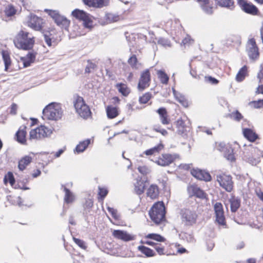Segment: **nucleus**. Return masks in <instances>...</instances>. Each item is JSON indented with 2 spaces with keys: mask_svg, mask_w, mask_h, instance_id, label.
<instances>
[{
  "mask_svg": "<svg viewBox=\"0 0 263 263\" xmlns=\"http://www.w3.org/2000/svg\"><path fill=\"white\" fill-rule=\"evenodd\" d=\"M202 10L207 14L211 15L213 13V4L211 3L210 0L204 1V3L200 4Z\"/></svg>",
  "mask_w": 263,
  "mask_h": 263,
  "instance_id": "34",
  "label": "nucleus"
},
{
  "mask_svg": "<svg viewBox=\"0 0 263 263\" xmlns=\"http://www.w3.org/2000/svg\"><path fill=\"white\" fill-rule=\"evenodd\" d=\"M173 161V158L172 156L167 154L162 155L155 162L159 165L165 166L169 165Z\"/></svg>",
  "mask_w": 263,
  "mask_h": 263,
  "instance_id": "21",
  "label": "nucleus"
},
{
  "mask_svg": "<svg viewBox=\"0 0 263 263\" xmlns=\"http://www.w3.org/2000/svg\"><path fill=\"white\" fill-rule=\"evenodd\" d=\"M164 28L166 31L173 36H178L181 33L182 26L178 21L169 20L165 24Z\"/></svg>",
  "mask_w": 263,
  "mask_h": 263,
  "instance_id": "12",
  "label": "nucleus"
},
{
  "mask_svg": "<svg viewBox=\"0 0 263 263\" xmlns=\"http://www.w3.org/2000/svg\"><path fill=\"white\" fill-rule=\"evenodd\" d=\"M230 203L231 211L232 213L236 212L240 206L241 200L238 197L232 196L229 199Z\"/></svg>",
  "mask_w": 263,
  "mask_h": 263,
  "instance_id": "27",
  "label": "nucleus"
},
{
  "mask_svg": "<svg viewBox=\"0 0 263 263\" xmlns=\"http://www.w3.org/2000/svg\"><path fill=\"white\" fill-rule=\"evenodd\" d=\"M247 72V67L243 66L238 71L236 76V80L237 82H241L243 81L246 76Z\"/></svg>",
  "mask_w": 263,
  "mask_h": 263,
  "instance_id": "45",
  "label": "nucleus"
},
{
  "mask_svg": "<svg viewBox=\"0 0 263 263\" xmlns=\"http://www.w3.org/2000/svg\"><path fill=\"white\" fill-rule=\"evenodd\" d=\"M73 240L74 242L81 248L82 249L85 250L87 248V246L86 245L85 242L80 239L77 238L76 237H73Z\"/></svg>",
  "mask_w": 263,
  "mask_h": 263,
  "instance_id": "58",
  "label": "nucleus"
},
{
  "mask_svg": "<svg viewBox=\"0 0 263 263\" xmlns=\"http://www.w3.org/2000/svg\"><path fill=\"white\" fill-rule=\"evenodd\" d=\"M8 182H9L11 186H13L15 182V180L13 175V173L11 172H9L5 176L4 178V182L6 184Z\"/></svg>",
  "mask_w": 263,
  "mask_h": 263,
  "instance_id": "49",
  "label": "nucleus"
},
{
  "mask_svg": "<svg viewBox=\"0 0 263 263\" xmlns=\"http://www.w3.org/2000/svg\"><path fill=\"white\" fill-rule=\"evenodd\" d=\"M62 113L60 104L55 102L50 103L43 110L44 117L51 120L60 119L62 116Z\"/></svg>",
  "mask_w": 263,
  "mask_h": 263,
  "instance_id": "3",
  "label": "nucleus"
},
{
  "mask_svg": "<svg viewBox=\"0 0 263 263\" xmlns=\"http://www.w3.org/2000/svg\"><path fill=\"white\" fill-rule=\"evenodd\" d=\"M253 104L254 107L256 108H259L263 107V99L259 100L257 101H253L251 102Z\"/></svg>",
  "mask_w": 263,
  "mask_h": 263,
  "instance_id": "63",
  "label": "nucleus"
},
{
  "mask_svg": "<svg viewBox=\"0 0 263 263\" xmlns=\"http://www.w3.org/2000/svg\"><path fill=\"white\" fill-rule=\"evenodd\" d=\"M16 9L12 4L8 5L4 10L5 14L7 17L14 15L16 13Z\"/></svg>",
  "mask_w": 263,
  "mask_h": 263,
  "instance_id": "44",
  "label": "nucleus"
},
{
  "mask_svg": "<svg viewBox=\"0 0 263 263\" xmlns=\"http://www.w3.org/2000/svg\"><path fill=\"white\" fill-rule=\"evenodd\" d=\"M216 4L221 7H225L230 10H233L235 5L233 0H215Z\"/></svg>",
  "mask_w": 263,
  "mask_h": 263,
  "instance_id": "30",
  "label": "nucleus"
},
{
  "mask_svg": "<svg viewBox=\"0 0 263 263\" xmlns=\"http://www.w3.org/2000/svg\"><path fill=\"white\" fill-rule=\"evenodd\" d=\"M217 181L218 182L220 186L226 191L230 192L232 191L233 182L232 180V177L230 175L225 174L217 175Z\"/></svg>",
  "mask_w": 263,
  "mask_h": 263,
  "instance_id": "11",
  "label": "nucleus"
},
{
  "mask_svg": "<svg viewBox=\"0 0 263 263\" xmlns=\"http://www.w3.org/2000/svg\"><path fill=\"white\" fill-rule=\"evenodd\" d=\"M146 194L152 199H157L159 195V189L156 184H151L147 190Z\"/></svg>",
  "mask_w": 263,
  "mask_h": 263,
  "instance_id": "25",
  "label": "nucleus"
},
{
  "mask_svg": "<svg viewBox=\"0 0 263 263\" xmlns=\"http://www.w3.org/2000/svg\"><path fill=\"white\" fill-rule=\"evenodd\" d=\"M119 107L117 105H109L106 107V112L108 119H112L119 115Z\"/></svg>",
  "mask_w": 263,
  "mask_h": 263,
  "instance_id": "20",
  "label": "nucleus"
},
{
  "mask_svg": "<svg viewBox=\"0 0 263 263\" xmlns=\"http://www.w3.org/2000/svg\"><path fill=\"white\" fill-rule=\"evenodd\" d=\"M35 57L36 53L35 52H30L26 56L21 57L20 60L23 63L24 67H27L34 62Z\"/></svg>",
  "mask_w": 263,
  "mask_h": 263,
  "instance_id": "23",
  "label": "nucleus"
},
{
  "mask_svg": "<svg viewBox=\"0 0 263 263\" xmlns=\"http://www.w3.org/2000/svg\"><path fill=\"white\" fill-rule=\"evenodd\" d=\"M141 57L139 54H133V69H140L142 67V63L140 62Z\"/></svg>",
  "mask_w": 263,
  "mask_h": 263,
  "instance_id": "39",
  "label": "nucleus"
},
{
  "mask_svg": "<svg viewBox=\"0 0 263 263\" xmlns=\"http://www.w3.org/2000/svg\"><path fill=\"white\" fill-rule=\"evenodd\" d=\"M138 249L147 257H152L156 255L155 252L152 249L144 246L138 247Z\"/></svg>",
  "mask_w": 263,
  "mask_h": 263,
  "instance_id": "41",
  "label": "nucleus"
},
{
  "mask_svg": "<svg viewBox=\"0 0 263 263\" xmlns=\"http://www.w3.org/2000/svg\"><path fill=\"white\" fill-rule=\"evenodd\" d=\"M152 220L156 224L162 223L165 221V210L163 202L154 204L149 211Z\"/></svg>",
  "mask_w": 263,
  "mask_h": 263,
  "instance_id": "2",
  "label": "nucleus"
},
{
  "mask_svg": "<svg viewBox=\"0 0 263 263\" xmlns=\"http://www.w3.org/2000/svg\"><path fill=\"white\" fill-rule=\"evenodd\" d=\"M119 91L124 96H128L130 93V89L123 83H119L116 85Z\"/></svg>",
  "mask_w": 263,
  "mask_h": 263,
  "instance_id": "40",
  "label": "nucleus"
},
{
  "mask_svg": "<svg viewBox=\"0 0 263 263\" xmlns=\"http://www.w3.org/2000/svg\"><path fill=\"white\" fill-rule=\"evenodd\" d=\"M244 159L253 165H256L260 162L259 157L254 158L245 155L243 157Z\"/></svg>",
  "mask_w": 263,
  "mask_h": 263,
  "instance_id": "54",
  "label": "nucleus"
},
{
  "mask_svg": "<svg viewBox=\"0 0 263 263\" xmlns=\"http://www.w3.org/2000/svg\"><path fill=\"white\" fill-rule=\"evenodd\" d=\"M39 159L41 161L40 162L43 167L47 166L49 163L52 161L53 158L48 153H41L38 157Z\"/></svg>",
  "mask_w": 263,
  "mask_h": 263,
  "instance_id": "29",
  "label": "nucleus"
},
{
  "mask_svg": "<svg viewBox=\"0 0 263 263\" xmlns=\"http://www.w3.org/2000/svg\"><path fill=\"white\" fill-rule=\"evenodd\" d=\"M191 189L194 196L200 198H205V193L200 188L196 186H193L191 187Z\"/></svg>",
  "mask_w": 263,
  "mask_h": 263,
  "instance_id": "48",
  "label": "nucleus"
},
{
  "mask_svg": "<svg viewBox=\"0 0 263 263\" xmlns=\"http://www.w3.org/2000/svg\"><path fill=\"white\" fill-rule=\"evenodd\" d=\"M52 131L44 125L32 129L29 133L30 139H41L49 136Z\"/></svg>",
  "mask_w": 263,
  "mask_h": 263,
  "instance_id": "10",
  "label": "nucleus"
},
{
  "mask_svg": "<svg viewBox=\"0 0 263 263\" xmlns=\"http://www.w3.org/2000/svg\"><path fill=\"white\" fill-rule=\"evenodd\" d=\"M224 152V156L227 158V159L230 160L231 161H233L235 160L233 151L231 147H229V148H226Z\"/></svg>",
  "mask_w": 263,
  "mask_h": 263,
  "instance_id": "53",
  "label": "nucleus"
},
{
  "mask_svg": "<svg viewBox=\"0 0 263 263\" xmlns=\"http://www.w3.org/2000/svg\"><path fill=\"white\" fill-rule=\"evenodd\" d=\"M26 128L25 126H21L15 134L16 141L23 144L26 143Z\"/></svg>",
  "mask_w": 263,
  "mask_h": 263,
  "instance_id": "22",
  "label": "nucleus"
},
{
  "mask_svg": "<svg viewBox=\"0 0 263 263\" xmlns=\"http://www.w3.org/2000/svg\"><path fill=\"white\" fill-rule=\"evenodd\" d=\"M180 215L182 223L186 226H193L196 222L197 215L194 211L184 209L181 210Z\"/></svg>",
  "mask_w": 263,
  "mask_h": 263,
  "instance_id": "9",
  "label": "nucleus"
},
{
  "mask_svg": "<svg viewBox=\"0 0 263 263\" xmlns=\"http://www.w3.org/2000/svg\"><path fill=\"white\" fill-rule=\"evenodd\" d=\"M17 108L18 106L17 104L14 103H12L10 107V114L12 115H15L17 113Z\"/></svg>",
  "mask_w": 263,
  "mask_h": 263,
  "instance_id": "62",
  "label": "nucleus"
},
{
  "mask_svg": "<svg viewBox=\"0 0 263 263\" xmlns=\"http://www.w3.org/2000/svg\"><path fill=\"white\" fill-rule=\"evenodd\" d=\"M183 237L186 240L189 242H194L195 239L194 236L192 234L185 233L183 234Z\"/></svg>",
  "mask_w": 263,
  "mask_h": 263,
  "instance_id": "60",
  "label": "nucleus"
},
{
  "mask_svg": "<svg viewBox=\"0 0 263 263\" xmlns=\"http://www.w3.org/2000/svg\"><path fill=\"white\" fill-rule=\"evenodd\" d=\"M158 43L164 47H171V46L170 41L168 40L163 37H161L158 39Z\"/></svg>",
  "mask_w": 263,
  "mask_h": 263,
  "instance_id": "57",
  "label": "nucleus"
},
{
  "mask_svg": "<svg viewBox=\"0 0 263 263\" xmlns=\"http://www.w3.org/2000/svg\"><path fill=\"white\" fill-rule=\"evenodd\" d=\"M65 192L64 201L67 204L72 203L75 200V197L73 194L67 187L64 189Z\"/></svg>",
  "mask_w": 263,
  "mask_h": 263,
  "instance_id": "36",
  "label": "nucleus"
},
{
  "mask_svg": "<svg viewBox=\"0 0 263 263\" xmlns=\"http://www.w3.org/2000/svg\"><path fill=\"white\" fill-rule=\"evenodd\" d=\"M42 34L46 44L49 47L55 46L61 41L57 31L53 27H48Z\"/></svg>",
  "mask_w": 263,
  "mask_h": 263,
  "instance_id": "5",
  "label": "nucleus"
},
{
  "mask_svg": "<svg viewBox=\"0 0 263 263\" xmlns=\"http://www.w3.org/2000/svg\"><path fill=\"white\" fill-rule=\"evenodd\" d=\"M108 193V189L105 187H98V199L99 200L103 201Z\"/></svg>",
  "mask_w": 263,
  "mask_h": 263,
  "instance_id": "46",
  "label": "nucleus"
},
{
  "mask_svg": "<svg viewBox=\"0 0 263 263\" xmlns=\"http://www.w3.org/2000/svg\"><path fill=\"white\" fill-rule=\"evenodd\" d=\"M257 78L259 79V82L261 83L263 81V65L260 66V69L258 73Z\"/></svg>",
  "mask_w": 263,
  "mask_h": 263,
  "instance_id": "64",
  "label": "nucleus"
},
{
  "mask_svg": "<svg viewBox=\"0 0 263 263\" xmlns=\"http://www.w3.org/2000/svg\"><path fill=\"white\" fill-rule=\"evenodd\" d=\"M163 145L162 144H159L156 146L145 151L144 152V154L146 155H155L156 154L159 153V152L163 149Z\"/></svg>",
  "mask_w": 263,
  "mask_h": 263,
  "instance_id": "43",
  "label": "nucleus"
},
{
  "mask_svg": "<svg viewBox=\"0 0 263 263\" xmlns=\"http://www.w3.org/2000/svg\"><path fill=\"white\" fill-rule=\"evenodd\" d=\"M113 236L118 239L123 241H129L132 239V236L126 232L121 230H114L112 232Z\"/></svg>",
  "mask_w": 263,
  "mask_h": 263,
  "instance_id": "28",
  "label": "nucleus"
},
{
  "mask_svg": "<svg viewBox=\"0 0 263 263\" xmlns=\"http://www.w3.org/2000/svg\"><path fill=\"white\" fill-rule=\"evenodd\" d=\"M237 4L246 13L255 14L257 12V8L253 4L248 3L246 0H237Z\"/></svg>",
  "mask_w": 263,
  "mask_h": 263,
  "instance_id": "17",
  "label": "nucleus"
},
{
  "mask_svg": "<svg viewBox=\"0 0 263 263\" xmlns=\"http://www.w3.org/2000/svg\"><path fill=\"white\" fill-rule=\"evenodd\" d=\"M246 51L250 59L255 60L259 57V51L254 39H250L246 46Z\"/></svg>",
  "mask_w": 263,
  "mask_h": 263,
  "instance_id": "13",
  "label": "nucleus"
},
{
  "mask_svg": "<svg viewBox=\"0 0 263 263\" xmlns=\"http://www.w3.org/2000/svg\"><path fill=\"white\" fill-rule=\"evenodd\" d=\"M151 81V73L149 70L146 69L143 71L140 75L138 85V88L139 90H143L149 86Z\"/></svg>",
  "mask_w": 263,
  "mask_h": 263,
  "instance_id": "14",
  "label": "nucleus"
},
{
  "mask_svg": "<svg viewBox=\"0 0 263 263\" xmlns=\"http://www.w3.org/2000/svg\"><path fill=\"white\" fill-rule=\"evenodd\" d=\"M147 179L143 177H138L134 183V191L137 195L142 194L146 186Z\"/></svg>",
  "mask_w": 263,
  "mask_h": 263,
  "instance_id": "18",
  "label": "nucleus"
},
{
  "mask_svg": "<svg viewBox=\"0 0 263 263\" xmlns=\"http://www.w3.org/2000/svg\"><path fill=\"white\" fill-rule=\"evenodd\" d=\"M87 63L88 64L85 69V72L89 73L96 68L97 66L95 63L91 62L90 60H88Z\"/></svg>",
  "mask_w": 263,
  "mask_h": 263,
  "instance_id": "56",
  "label": "nucleus"
},
{
  "mask_svg": "<svg viewBox=\"0 0 263 263\" xmlns=\"http://www.w3.org/2000/svg\"><path fill=\"white\" fill-rule=\"evenodd\" d=\"M90 143V139H86L80 142L77 145L75 148V151L77 153L83 152L87 148Z\"/></svg>",
  "mask_w": 263,
  "mask_h": 263,
  "instance_id": "35",
  "label": "nucleus"
},
{
  "mask_svg": "<svg viewBox=\"0 0 263 263\" xmlns=\"http://www.w3.org/2000/svg\"><path fill=\"white\" fill-rule=\"evenodd\" d=\"M156 112L159 114L161 122L163 125H167L170 123V120L168 118L167 112L164 107H160Z\"/></svg>",
  "mask_w": 263,
  "mask_h": 263,
  "instance_id": "26",
  "label": "nucleus"
},
{
  "mask_svg": "<svg viewBox=\"0 0 263 263\" xmlns=\"http://www.w3.org/2000/svg\"><path fill=\"white\" fill-rule=\"evenodd\" d=\"M72 15L76 19L83 22V25L85 28L88 29L93 28V22L92 16L86 12L76 9L72 12Z\"/></svg>",
  "mask_w": 263,
  "mask_h": 263,
  "instance_id": "7",
  "label": "nucleus"
},
{
  "mask_svg": "<svg viewBox=\"0 0 263 263\" xmlns=\"http://www.w3.org/2000/svg\"><path fill=\"white\" fill-rule=\"evenodd\" d=\"M154 130L157 132L161 133L163 136H166L167 135V132L165 129L161 128L160 126H155L154 127Z\"/></svg>",
  "mask_w": 263,
  "mask_h": 263,
  "instance_id": "61",
  "label": "nucleus"
},
{
  "mask_svg": "<svg viewBox=\"0 0 263 263\" xmlns=\"http://www.w3.org/2000/svg\"><path fill=\"white\" fill-rule=\"evenodd\" d=\"M176 127L177 128V133L180 135H185L186 126L184 122L181 119H178L176 121Z\"/></svg>",
  "mask_w": 263,
  "mask_h": 263,
  "instance_id": "38",
  "label": "nucleus"
},
{
  "mask_svg": "<svg viewBox=\"0 0 263 263\" xmlns=\"http://www.w3.org/2000/svg\"><path fill=\"white\" fill-rule=\"evenodd\" d=\"M145 238L151 239L159 242H164L165 240V238L160 235L156 233L148 234L145 236Z\"/></svg>",
  "mask_w": 263,
  "mask_h": 263,
  "instance_id": "50",
  "label": "nucleus"
},
{
  "mask_svg": "<svg viewBox=\"0 0 263 263\" xmlns=\"http://www.w3.org/2000/svg\"><path fill=\"white\" fill-rule=\"evenodd\" d=\"M152 98V94L149 92H147L144 94L142 97L139 98V101L141 104L146 103Z\"/></svg>",
  "mask_w": 263,
  "mask_h": 263,
  "instance_id": "55",
  "label": "nucleus"
},
{
  "mask_svg": "<svg viewBox=\"0 0 263 263\" xmlns=\"http://www.w3.org/2000/svg\"><path fill=\"white\" fill-rule=\"evenodd\" d=\"M27 26L34 31H40L42 33L46 30L48 26L43 18L35 14H31L27 22Z\"/></svg>",
  "mask_w": 263,
  "mask_h": 263,
  "instance_id": "6",
  "label": "nucleus"
},
{
  "mask_svg": "<svg viewBox=\"0 0 263 263\" xmlns=\"http://www.w3.org/2000/svg\"><path fill=\"white\" fill-rule=\"evenodd\" d=\"M214 208L216 222L219 225L225 226L226 224V219L222 204L220 202H216L214 205Z\"/></svg>",
  "mask_w": 263,
  "mask_h": 263,
  "instance_id": "15",
  "label": "nucleus"
},
{
  "mask_svg": "<svg viewBox=\"0 0 263 263\" xmlns=\"http://www.w3.org/2000/svg\"><path fill=\"white\" fill-rule=\"evenodd\" d=\"M244 137L251 142H254L258 138L257 135L250 128H245L243 130Z\"/></svg>",
  "mask_w": 263,
  "mask_h": 263,
  "instance_id": "31",
  "label": "nucleus"
},
{
  "mask_svg": "<svg viewBox=\"0 0 263 263\" xmlns=\"http://www.w3.org/2000/svg\"><path fill=\"white\" fill-rule=\"evenodd\" d=\"M33 158L30 155H26L22 157L18 161V167L21 171L25 170L32 161Z\"/></svg>",
  "mask_w": 263,
  "mask_h": 263,
  "instance_id": "24",
  "label": "nucleus"
},
{
  "mask_svg": "<svg viewBox=\"0 0 263 263\" xmlns=\"http://www.w3.org/2000/svg\"><path fill=\"white\" fill-rule=\"evenodd\" d=\"M36 38L26 29H21L13 38V42L20 50H30L33 49Z\"/></svg>",
  "mask_w": 263,
  "mask_h": 263,
  "instance_id": "1",
  "label": "nucleus"
},
{
  "mask_svg": "<svg viewBox=\"0 0 263 263\" xmlns=\"http://www.w3.org/2000/svg\"><path fill=\"white\" fill-rule=\"evenodd\" d=\"M84 4L89 8L100 9L107 6L109 0H82Z\"/></svg>",
  "mask_w": 263,
  "mask_h": 263,
  "instance_id": "16",
  "label": "nucleus"
},
{
  "mask_svg": "<svg viewBox=\"0 0 263 263\" xmlns=\"http://www.w3.org/2000/svg\"><path fill=\"white\" fill-rule=\"evenodd\" d=\"M107 209L108 212L111 215L114 220L116 221V224L118 225L120 224L119 220L120 216L118 214L117 210L111 207H107Z\"/></svg>",
  "mask_w": 263,
  "mask_h": 263,
  "instance_id": "47",
  "label": "nucleus"
},
{
  "mask_svg": "<svg viewBox=\"0 0 263 263\" xmlns=\"http://www.w3.org/2000/svg\"><path fill=\"white\" fill-rule=\"evenodd\" d=\"M93 206V201L92 199L88 198L85 200V202L83 204L84 210L87 212H90V210Z\"/></svg>",
  "mask_w": 263,
  "mask_h": 263,
  "instance_id": "52",
  "label": "nucleus"
},
{
  "mask_svg": "<svg viewBox=\"0 0 263 263\" xmlns=\"http://www.w3.org/2000/svg\"><path fill=\"white\" fill-rule=\"evenodd\" d=\"M76 112L83 118L87 119L91 117V112L83 97L78 95L74 96L73 102Z\"/></svg>",
  "mask_w": 263,
  "mask_h": 263,
  "instance_id": "4",
  "label": "nucleus"
},
{
  "mask_svg": "<svg viewBox=\"0 0 263 263\" xmlns=\"http://www.w3.org/2000/svg\"><path fill=\"white\" fill-rule=\"evenodd\" d=\"M44 11L54 20L58 26L65 29L69 26L70 21L61 15L58 11L46 9Z\"/></svg>",
  "mask_w": 263,
  "mask_h": 263,
  "instance_id": "8",
  "label": "nucleus"
},
{
  "mask_svg": "<svg viewBox=\"0 0 263 263\" xmlns=\"http://www.w3.org/2000/svg\"><path fill=\"white\" fill-rule=\"evenodd\" d=\"M191 174L196 178L208 182L211 180L212 177L209 173L199 169H193L191 171Z\"/></svg>",
  "mask_w": 263,
  "mask_h": 263,
  "instance_id": "19",
  "label": "nucleus"
},
{
  "mask_svg": "<svg viewBox=\"0 0 263 263\" xmlns=\"http://www.w3.org/2000/svg\"><path fill=\"white\" fill-rule=\"evenodd\" d=\"M173 95L177 101H178L183 106L187 107L188 106V102L185 98L184 96L177 91L174 88H172Z\"/></svg>",
  "mask_w": 263,
  "mask_h": 263,
  "instance_id": "33",
  "label": "nucleus"
},
{
  "mask_svg": "<svg viewBox=\"0 0 263 263\" xmlns=\"http://www.w3.org/2000/svg\"><path fill=\"white\" fill-rule=\"evenodd\" d=\"M120 20V17L119 15L111 13H106L104 16L105 22L106 24L116 22L119 21Z\"/></svg>",
  "mask_w": 263,
  "mask_h": 263,
  "instance_id": "37",
  "label": "nucleus"
},
{
  "mask_svg": "<svg viewBox=\"0 0 263 263\" xmlns=\"http://www.w3.org/2000/svg\"><path fill=\"white\" fill-rule=\"evenodd\" d=\"M231 117L237 121H240L243 118L242 115L237 110L235 112H233L231 114Z\"/></svg>",
  "mask_w": 263,
  "mask_h": 263,
  "instance_id": "59",
  "label": "nucleus"
},
{
  "mask_svg": "<svg viewBox=\"0 0 263 263\" xmlns=\"http://www.w3.org/2000/svg\"><path fill=\"white\" fill-rule=\"evenodd\" d=\"M2 55L5 64V70L7 71L12 63L10 54L7 50H2Z\"/></svg>",
  "mask_w": 263,
  "mask_h": 263,
  "instance_id": "32",
  "label": "nucleus"
},
{
  "mask_svg": "<svg viewBox=\"0 0 263 263\" xmlns=\"http://www.w3.org/2000/svg\"><path fill=\"white\" fill-rule=\"evenodd\" d=\"M135 167L138 171L139 173L143 176H146L149 174L151 172L150 168L146 165H136Z\"/></svg>",
  "mask_w": 263,
  "mask_h": 263,
  "instance_id": "51",
  "label": "nucleus"
},
{
  "mask_svg": "<svg viewBox=\"0 0 263 263\" xmlns=\"http://www.w3.org/2000/svg\"><path fill=\"white\" fill-rule=\"evenodd\" d=\"M158 77L163 84H167L169 80V77L167 74L163 70H159L157 72Z\"/></svg>",
  "mask_w": 263,
  "mask_h": 263,
  "instance_id": "42",
  "label": "nucleus"
}]
</instances>
